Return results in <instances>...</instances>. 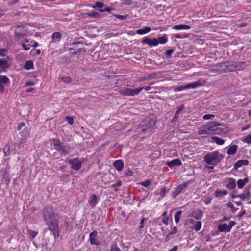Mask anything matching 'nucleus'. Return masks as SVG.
Returning a JSON list of instances; mask_svg holds the SVG:
<instances>
[{"label":"nucleus","instance_id":"obj_1","mask_svg":"<svg viewBox=\"0 0 251 251\" xmlns=\"http://www.w3.org/2000/svg\"><path fill=\"white\" fill-rule=\"evenodd\" d=\"M55 212L51 206H46L43 210V217L49 230L54 233L57 231L59 227V221L54 218Z\"/></svg>","mask_w":251,"mask_h":251},{"label":"nucleus","instance_id":"obj_2","mask_svg":"<svg viewBox=\"0 0 251 251\" xmlns=\"http://www.w3.org/2000/svg\"><path fill=\"white\" fill-rule=\"evenodd\" d=\"M155 126V120L153 116H149L141 122L139 126L140 132L145 133H151L154 129Z\"/></svg>","mask_w":251,"mask_h":251},{"label":"nucleus","instance_id":"obj_3","mask_svg":"<svg viewBox=\"0 0 251 251\" xmlns=\"http://www.w3.org/2000/svg\"><path fill=\"white\" fill-rule=\"evenodd\" d=\"M222 158V155L218 151L208 152L203 157L204 162L208 165L216 166Z\"/></svg>","mask_w":251,"mask_h":251},{"label":"nucleus","instance_id":"obj_4","mask_svg":"<svg viewBox=\"0 0 251 251\" xmlns=\"http://www.w3.org/2000/svg\"><path fill=\"white\" fill-rule=\"evenodd\" d=\"M221 125H222V124H220L218 122H209L205 125H202L199 128L198 134L205 136V135L210 134L213 132L214 128Z\"/></svg>","mask_w":251,"mask_h":251},{"label":"nucleus","instance_id":"obj_5","mask_svg":"<svg viewBox=\"0 0 251 251\" xmlns=\"http://www.w3.org/2000/svg\"><path fill=\"white\" fill-rule=\"evenodd\" d=\"M238 64V62L234 61L222 62V65L223 73L229 72L234 71L236 69Z\"/></svg>","mask_w":251,"mask_h":251},{"label":"nucleus","instance_id":"obj_6","mask_svg":"<svg viewBox=\"0 0 251 251\" xmlns=\"http://www.w3.org/2000/svg\"><path fill=\"white\" fill-rule=\"evenodd\" d=\"M119 93L123 96H134L140 93L138 88L136 89L126 88L121 89L119 91Z\"/></svg>","mask_w":251,"mask_h":251},{"label":"nucleus","instance_id":"obj_7","mask_svg":"<svg viewBox=\"0 0 251 251\" xmlns=\"http://www.w3.org/2000/svg\"><path fill=\"white\" fill-rule=\"evenodd\" d=\"M201 82L196 81L194 82H192L191 83L187 84L185 85L180 86L177 87H175L174 88V91L175 92H179L183 91L186 89H190V88H195L200 86H201Z\"/></svg>","mask_w":251,"mask_h":251},{"label":"nucleus","instance_id":"obj_8","mask_svg":"<svg viewBox=\"0 0 251 251\" xmlns=\"http://www.w3.org/2000/svg\"><path fill=\"white\" fill-rule=\"evenodd\" d=\"M80 45H82V43L81 42L73 44V47L69 49L70 51L73 54L85 52L86 49L83 47H80Z\"/></svg>","mask_w":251,"mask_h":251},{"label":"nucleus","instance_id":"obj_9","mask_svg":"<svg viewBox=\"0 0 251 251\" xmlns=\"http://www.w3.org/2000/svg\"><path fill=\"white\" fill-rule=\"evenodd\" d=\"M68 163L71 165V168L76 171H78L81 167L82 163L78 158L70 159Z\"/></svg>","mask_w":251,"mask_h":251},{"label":"nucleus","instance_id":"obj_10","mask_svg":"<svg viewBox=\"0 0 251 251\" xmlns=\"http://www.w3.org/2000/svg\"><path fill=\"white\" fill-rule=\"evenodd\" d=\"M10 83V81L6 75H0V93H3L5 90V85Z\"/></svg>","mask_w":251,"mask_h":251},{"label":"nucleus","instance_id":"obj_11","mask_svg":"<svg viewBox=\"0 0 251 251\" xmlns=\"http://www.w3.org/2000/svg\"><path fill=\"white\" fill-rule=\"evenodd\" d=\"M191 182L192 181H188L183 184L178 185L172 193L173 197H176L177 196L182 190H183L186 187L188 186Z\"/></svg>","mask_w":251,"mask_h":251},{"label":"nucleus","instance_id":"obj_12","mask_svg":"<svg viewBox=\"0 0 251 251\" xmlns=\"http://www.w3.org/2000/svg\"><path fill=\"white\" fill-rule=\"evenodd\" d=\"M27 31L25 26L23 25L18 26L15 30L14 34L16 37L20 38L26 35Z\"/></svg>","mask_w":251,"mask_h":251},{"label":"nucleus","instance_id":"obj_13","mask_svg":"<svg viewBox=\"0 0 251 251\" xmlns=\"http://www.w3.org/2000/svg\"><path fill=\"white\" fill-rule=\"evenodd\" d=\"M89 241L92 245H99L100 244V242L98 239V232L96 230L90 233Z\"/></svg>","mask_w":251,"mask_h":251},{"label":"nucleus","instance_id":"obj_14","mask_svg":"<svg viewBox=\"0 0 251 251\" xmlns=\"http://www.w3.org/2000/svg\"><path fill=\"white\" fill-rule=\"evenodd\" d=\"M142 42L143 44H147L151 47L156 46L158 45V40L155 38L151 40L148 37H144Z\"/></svg>","mask_w":251,"mask_h":251},{"label":"nucleus","instance_id":"obj_15","mask_svg":"<svg viewBox=\"0 0 251 251\" xmlns=\"http://www.w3.org/2000/svg\"><path fill=\"white\" fill-rule=\"evenodd\" d=\"M209 70L211 72L223 73L222 63L210 65Z\"/></svg>","mask_w":251,"mask_h":251},{"label":"nucleus","instance_id":"obj_16","mask_svg":"<svg viewBox=\"0 0 251 251\" xmlns=\"http://www.w3.org/2000/svg\"><path fill=\"white\" fill-rule=\"evenodd\" d=\"M99 200V197L95 194H92L89 197L88 203L92 208H94L98 203Z\"/></svg>","mask_w":251,"mask_h":251},{"label":"nucleus","instance_id":"obj_17","mask_svg":"<svg viewBox=\"0 0 251 251\" xmlns=\"http://www.w3.org/2000/svg\"><path fill=\"white\" fill-rule=\"evenodd\" d=\"M57 150L64 155H66L70 153L71 147L68 145L64 146L62 145L59 148H57Z\"/></svg>","mask_w":251,"mask_h":251},{"label":"nucleus","instance_id":"obj_18","mask_svg":"<svg viewBox=\"0 0 251 251\" xmlns=\"http://www.w3.org/2000/svg\"><path fill=\"white\" fill-rule=\"evenodd\" d=\"M11 65V62L8 59H0V68L6 70Z\"/></svg>","mask_w":251,"mask_h":251},{"label":"nucleus","instance_id":"obj_19","mask_svg":"<svg viewBox=\"0 0 251 251\" xmlns=\"http://www.w3.org/2000/svg\"><path fill=\"white\" fill-rule=\"evenodd\" d=\"M249 161L248 160H239L233 165V169L237 170L239 168L242 166H246L249 164Z\"/></svg>","mask_w":251,"mask_h":251},{"label":"nucleus","instance_id":"obj_20","mask_svg":"<svg viewBox=\"0 0 251 251\" xmlns=\"http://www.w3.org/2000/svg\"><path fill=\"white\" fill-rule=\"evenodd\" d=\"M181 164V162L179 159H175L166 163V165L170 168L175 166H180Z\"/></svg>","mask_w":251,"mask_h":251},{"label":"nucleus","instance_id":"obj_21","mask_svg":"<svg viewBox=\"0 0 251 251\" xmlns=\"http://www.w3.org/2000/svg\"><path fill=\"white\" fill-rule=\"evenodd\" d=\"M235 179L233 178H229L228 179V183L226 185V187L230 190H232L236 187Z\"/></svg>","mask_w":251,"mask_h":251},{"label":"nucleus","instance_id":"obj_22","mask_svg":"<svg viewBox=\"0 0 251 251\" xmlns=\"http://www.w3.org/2000/svg\"><path fill=\"white\" fill-rule=\"evenodd\" d=\"M191 216L195 219L199 220L201 219V218L202 217L203 212L201 210L197 209L192 212Z\"/></svg>","mask_w":251,"mask_h":251},{"label":"nucleus","instance_id":"obj_23","mask_svg":"<svg viewBox=\"0 0 251 251\" xmlns=\"http://www.w3.org/2000/svg\"><path fill=\"white\" fill-rule=\"evenodd\" d=\"M242 200H249L251 197V194L250 193L249 189H247L245 193L237 195Z\"/></svg>","mask_w":251,"mask_h":251},{"label":"nucleus","instance_id":"obj_24","mask_svg":"<svg viewBox=\"0 0 251 251\" xmlns=\"http://www.w3.org/2000/svg\"><path fill=\"white\" fill-rule=\"evenodd\" d=\"M113 166L119 171L122 170L124 166V163L121 160H118L113 163Z\"/></svg>","mask_w":251,"mask_h":251},{"label":"nucleus","instance_id":"obj_25","mask_svg":"<svg viewBox=\"0 0 251 251\" xmlns=\"http://www.w3.org/2000/svg\"><path fill=\"white\" fill-rule=\"evenodd\" d=\"M51 39L52 42H59L61 39V34L58 32H54L52 34Z\"/></svg>","mask_w":251,"mask_h":251},{"label":"nucleus","instance_id":"obj_26","mask_svg":"<svg viewBox=\"0 0 251 251\" xmlns=\"http://www.w3.org/2000/svg\"><path fill=\"white\" fill-rule=\"evenodd\" d=\"M238 149V146L236 145H233L230 147H229L227 151V153L228 155H234L235 154L237 151Z\"/></svg>","mask_w":251,"mask_h":251},{"label":"nucleus","instance_id":"obj_27","mask_svg":"<svg viewBox=\"0 0 251 251\" xmlns=\"http://www.w3.org/2000/svg\"><path fill=\"white\" fill-rule=\"evenodd\" d=\"M228 194L227 190L223 189L219 190L217 189L215 192V195L217 198H221L224 196Z\"/></svg>","mask_w":251,"mask_h":251},{"label":"nucleus","instance_id":"obj_28","mask_svg":"<svg viewBox=\"0 0 251 251\" xmlns=\"http://www.w3.org/2000/svg\"><path fill=\"white\" fill-rule=\"evenodd\" d=\"M218 230L220 232H230V230H229V228L228 226V225L227 224H220L218 226Z\"/></svg>","mask_w":251,"mask_h":251},{"label":"nucleus","instance_id":"obj_29","mask_svg":"<svg viewBox=\"0 0 251 251\" xmlns=\"http://www.w3.org/2000/svg\"><path fill=\"white\" fill-rule=\"evenodd\" d=\"M248 181L249 179L248 177H245L243 179H239L237 182L238 188L239 189L242 188Z\"/></svg>","mask_w":251,"mask_h":251},{"label":"nucleus","instance_id":"obj_30","mask_svg":"<svg viewBox=\"0 0 251 251\" xmlns=\"http://www.w3.org/2000/svg\"><path fill=\"white\" fill-rule=\"evenodd\" d=\"M190 27L188 25H176L173 27V29L175 30H188Z\"/></svg>","mask_w":251,"mask_h":251},{"label":"nucleus","instance_id":"obj_31","mask_svg":"<svg viewBox=\"0 0 251 251\" xmlns=\"http://www.w3.org/2000/svg\"><path fill=\"white\" fill-rule=\"evenodd\" d=\"M24 68L27 70L33 69L34 68L33 61L31 60H28L26 61L24 65Z\"/></svg>","mask_w":251,"mask_h":251},{"label":"nucleus","instance_id":"obj_32","mask_svg":"<svg viewBox=\"0 0 251 251\" xmlns=\"http://www.w3.org/2000/svg\"><path fill=\"white\" fill-rule=\"evenodd\" d=\"M184 108V105H181L178 107L177 110L175 113V115L173 119V121H176L178 119L179 114L183 110Z\"/></svg>","mask_w":251,"mask_h":251},{"label":"nucleus","instance_id":"obj_33","mask_svg":"<svg viewBox=\"0 0 251 251\" xmlns=\"http://www.w3.org/2000/svg\"><path fill=\"white\" fill-rule=\"evenodd\" d=\"M211 138L212 139L213 141L215 142L217 145H222L225 143L224 140L217 136H212Z\"/></svg>","mask_w":251,"mask_h":251},{"label":"nucleus","instance_id":"obj_34","mask_svg":"<svg viewBox=\"0 0 251 251\" xmlns=\"http://www.w3.org/2000/svg\"><path fill=\"white\" fill-rule=\"evenodd\" d=\"M151 28L149 27H146L144 29H140L136 31V33L139 35H143L149 33L151 31Z\"/></svg>","mask_w":251,"mask_h":251},{"label":"nucleus","instance_id":"obj_35","mask_svg":"<svg viewBox=\"0 0 251 251\" xmlns=\"http://www.w3.org/2000/svg\"><path fill=\"white\" fill-rule=\"evenodd\" d=\"M201 222L200 221H195L194 223L193 228L196 231H199L201 227Z\"/></svg>","mask_w":251,"mask_h":251},{"label":"nucleus","instance_id":"obj_36","mask_svg":"<svg viewBox=\"0 0 251 251\" xmlns=\"http://www.w3.org/2000/svg\"><path fill=\"white\" fill-rule=\"evenodd\" d=\"M182 212L181 211L179 210L177 211L176 214H175L174 218H175V221L176 223H177L179 222L181 215Z\"/></svg>","mask_w":251,"mask_h":251},{"label":"nucleus","instance_id":"obj_37","mask_svg":"<svg viewBox=\"0 0 251 251\" xmlns=\"http://www.w3.org/2000/svg\"><path fill=\"white\" fill-rule=\"evenodd\" d=\"M168 41V39L166 36H163L158 38V44H163L166 43Z\"/></svg>","mask_w":251,"mask_h":251},{"label":"nucleus","instance_id":"obj_38","mask_svg":"<svg viewBox=\"0 0 251 251\" xmlns=\"http://www.w3.org/2000/svg\"><path fill=\"white\" fill-rule=\"evenodd\" d=\"M28 234L30 236V237L33 239L35 238L37 235L38 234V232H36L30 229H27Z\"/></svg>","mask_w":251,"mask_h":251},{"label":"nucleus","instance_id":"obj_39","mask_svg":"<svg viewBox=\"0 0 251 251\" xmlns=\"http://www.w3.org/2000/svg\"><path fill=\"white\" fill-rule=\"evenodd\" d=\"M53 144L55 146V149L57 150L58 148H59L62 144L59 140L58 139H54L53 140Z\"/></svg>","mask_w":251,"mask_h":251},{"label":"nucleus","instance_id":"obj_40","mask_svg":"<svg viewBox=\"0 0 251 251\" xmlns=\"http://www.w3.org/2000/svg\"><path fill=\"white\" fill-rule=\"evenodd\" d=\"M61 79L65 83H69L72 81L71 78L69 76L62 77Z\"/></svg>","mask_w":251,"mask_h":251},{"label":"nucleus","instance_id":"obj_41","mask_svg":"<svg viewBox=\"0 0 251 251\" xmlns=\"http://www.w3.org/2000/svg\"><path fill=\"white\" fill-rule=\"evenodd\" d=\"M227 206L228 208L231 209L233 213H235L237 210V208H235L234 205L230 202L227 203Z\"/></svg>","mask_w":251,"mask_h":251},{"label":"nucleus","instance_id":"obj_42","mask_svg":"<svg viewBox=\"0 0 251 251\" xmlns=\"http://www.w3.org/2000/svg\"><path fill=\"white\" fill-rule=\"evenodd\" d=\"M110 251H121V250L116 244H114L111 246Z\"/></svg>","mask_w":251,"mask_h":251},{"label":"nucleus","instance_id":"obj_43","mask_svg":"<svg viewBox=\"0 0 251 251\" xmlns=\"http://www.w3.org/2000/svg\"><path fill=\"white\" fill-rule=\"evenodd\" d=\"M214 117V115L211 114H207L203 116V119L204 120H209Z\"/></svg>","mask_w":251,"mask_h":251},{"label":"nucleus","instance_id":"obj_44","mask_svg":"<svg viewBox=\"0 0 251 251\" xmlns=\"http://www.w3.org/2000/svg\"><path fill=\"white\" fill-rule=\"evenodd\" d=\"M177 232V229L176 226H175L172 229V231L167 235L166 238L169 237L171 235L176 233Z\"/></svg>","mask_w":251,"mask_h":251},{"label":"nucleus","instance_id":"obj_45","mask_svg":"<svg viewBox=\"0 0 251 251\" xmlns=\"http://www.w3.org/2000/svg\"><path fill=\"white\" fill-rule=\"evenodd\" d=\"M243 141L248 144L251 143V135L250 134L247 136Z\"/></svg>","mask_w":251,"mask_h":251},{"label":"nucleus","instance_id":"obj_46","mask_svg":"<svg viewBox=\"0 0 251 251\" xmlns=\"http://www.w3.org/2000/svg\"><path fill=\"white\" fill-rule=\"evenodd\" d=\"M65 120L70 125H73L74 123V119L72 117L66 116L65 117Z\"/></svg>","mask_w":251,"mask_h":251},{"label":"nucleus","instance_id":"obj_47","mask_svg":"<svg viewBox=\"0 0 251 251\" xmlns=\"http://www.w3.org/2000/svg\"><path fill=\"white\" fill-rule=\"evenodd\" d=\"M151 184L149 180H147L140 183V184L145 187H148Z\"/></svg>","mask_w":251,"mask_h":251},{"label":"nucleus","instance_id":"obj_48","mask_svg":"<svg viewBox=\"0 0 251 251\" xmlns=\"http://www.w3.org/2000/svg\"><path fill=\"white\" fill-rule=\"evenodd\" d=\"M29 134L28 129L27 128H25L22 132L21 135L24 137H26Z\"/></svg>","mask_w":251,"mask_h":251},{"label":"nucleus","instance_id":"obj_49","mask_svg":"<svg viewBox=\"0 0 251 251\" xmlns=\"http://www.w3.org/2000/svg\"><path fill=\"white\" fill-rule=\"evenodd\" d=\"M173 51H174V50L173 49H170V50H167L165 53L166 57L168 58H170L171 57V54L173 52Z\"/></svg>","mask_w":251,"mask_h":251},{"label":"nucleus","instance_id":"obj_50","mask_svg":"<svg viewBox=\"0 0 251 251\" xmlns=\"http://www.w3.org/2000/svg\"><path fill=\"white\" fill-rule=\"evenodd\" d=\"M213 132H214L216 134L219 135L223 132V130L222 128L217 127L216 128H214Z\"/></svg>","mask_w":251,"mask_h":251},{"label":"nucleus","instance_id":"obj_51","mask_svg":"<svg viewBox=\"0 0 251 251\" xmlns=\"http://www.w3.org/2000/svg\"><path fill=\"white\" fill-rule=\"evenodd\" d=\"M122 185V181L119 180L118 181L116 184H113L111 186L112 187L114 188L115 189V191H117V190L116 189V187H120Z\"/></svg>","mask_w":251,"mask_h":251},{"label":"nucleus","instance_id":"obj_52","mask_svg":"<svg viewBox=\"0 0 251 251\" xmlns=\"http://www.w3.org/2000/svg\"><path fill=\"white\" fill-rule=\"evenodd\" d=\"M236 224V222L234 221H231L229 223V224L228 225V228H229V230H230V231L231 230L232 227Z\"/></svg>","mask_w":251,"mask_h":251},{"label":"nucleus","instance_id":"obj_53","mask_svg":"<svg viewBox=\"0 0 251 251\" xmlns=\"http://www.w3.org/2000/svg\"><path fill=\"white\" fill-rule=\"evenodd\" d=\"M138 89L139 90V93H140L142 90H145L146 91H149L151 89V88L150 86H145V87H139Z\"/></svg>","mask_w":251,"mask_h":251},{"label":"nucleus","instance_id":"obj_54","mask_svg":"<svg viewBox=\"0 0 251 251\" xmlns=\"http://www.w3.org/2000/svg\"><path fill=\"white\" fill-rule=\"evenodd\" d=\"M145 218L144 217L142 218V219L141 220V221L140 222V226L139 227V229H141L142 228H143L144 227V223L145 222Z\"/></svg>","mask_w":251,"mask_h":251},{"label":"nucleus","instance_id":"obj_55","mask_svg":"<svg viewBox=\"0 0 251 251\" xmlns=\"http://www.w3.org/2000/svg\"><path fill=\"white\" fill-rule=\"evenodd\" d=\"M162 223L165 225H167L169 223V218L168 217H165L163 218L162 220Z\"/></svg>","mask_w":251,"mask_h":251},{"label":"nucleus","instance_id":"obj_56","mask_svg":"<svg viewBox=\"0 0 251 251\" xmlns=\"http://www.w3.org/2000/svg\"><path fill=\"white\" fill-rule=\"evenodd\" d=\"M214 166L212 165L205 166V168L208 170V172L211 173L213 172V170L214 169Z\"/></svg>","mask_w":251,"mask_h":251},{"label":"nucleus","instance_id":"obj_57","mask_svg":"<svg viewBox=\"0 0 251 251\" xmlns=\"http://www.w3.org/2000/svg\"><path fill=\"white\" fill-rule=\"evenodd\" d=\"M166 193V189L165 187L161 189L159 194L162 196L164 197Z\"/></svg>","mask_w":251,"mask_h":251},{"label":"nucleus","instance_id":"obj_58","mask_svg":"<svg viewBox=\"0 0 251 251\" xmlns=\"http://www.w3.org/2000/svg\"><path fill=\"white\" fill-rule=\"evenodd\" d=\"M195 221H194L192 219H187L185 222V225H189L190 224H193L195 223Z\"/></svg>","mask_w":251,"mask_h":251},{"label":"nucleus","instance_id":"obj_59","mask_svg":"<svg viewBox=\"0 0 251 251\" xmlns=\"http://www.w3.org/2000/svg\"><path fill=\"white\" fill-rule=\"evenodd\" d=\"M95 6L101 8L104 6V4L102 2H97L95 4Z\"/></svg>","mask_w":251,"mask_h":251},{"label":"nucleus","instance_id":"obj_60","mask_svg":"<svg viewBox=\"0 0 251 251\" xmlns=\"http://www.w3.org/2000/svg\"><path fill=\"white\" fill-rule=\"evenodd\" d=\"M133 175V172L131 170H127V171L125 173V176L126 177L130 176Z\"/></svg>","mask_w":251,"mask_h":251},{"label":"nucleus","instance_id":"obj_61","mask_svg":"<svg viewBox=\"0 0 251 251\" xmlns=\"http://www.w3.org/2000/svg\"><path fill=\"white\" fill-rule=\"evenodd\" d=\"M21 46L23 49L25 51H28L30 50V48L27 47V46L25 43H22Z\"/></svg>","mask_w":251,"mask_h":251},{"label":"nucleus","instance_id":"obj_62","mask_svg":"<svg viewBox=\"0 0 251 251\" xmlns=\"http://www.w3.org/2000/svg\"><path fill=\"white\" fill-rule=\"evenodd\" d=\"M112 8L110 7H107L104 9L100 10V12H110Z\"/></svg>","mask_w":251,"mask_h":251},{"label":"nucleus","instance_id":"obj_63","mask_svg":"<svg viewBox=\"0 0 251 251\" xmlns=\"http://www.w3.org/2000/svg\"><path fill=\"white\" fill-rule=\"evenodd\" d=\"M115 16L120 20H124L126 18V16L124 15H115Z\"/></svg>","mask_w":251,"mask_h":251},{"label":"nucleus","instance_id":"obj_64","mask_svg":"<svg viewBox=\"0 0 251 251\" xmlns=\"http://www.w3.org/2000/svg\"><path fill=\"white\" fill-rule=\"evenodd\" d=\"M250 127H251V125H250V124H248L247 125L245 126H244V127H243L242 129H241V131H245L246 130H247Z\"/></svg>","mask_w":251,"mask_h":251}]
</instances>
